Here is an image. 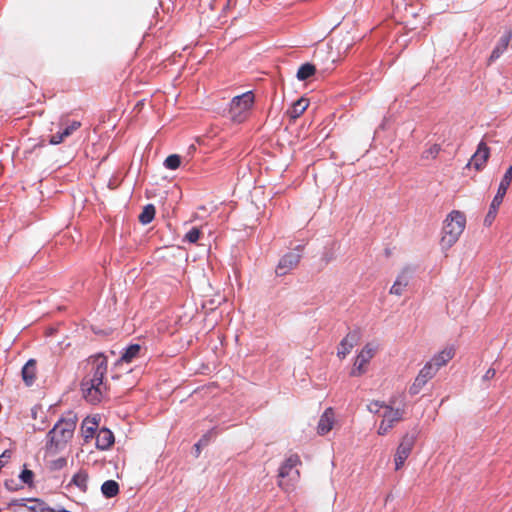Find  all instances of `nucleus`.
<instances>
[{"label": "nucleus", "mask_w": 512, "mask_h": 512, "mask_svg": "<svg viewBox=\"0 0 512 512\" xmlns=\"http://www.w3.org/2000/svg\"><path fill=\"white\" fill-rule=\"evenodd\" d=\"M88 362L92 365L90 374L81 381V391L84 399L91 404H98L104 396L106 389L103 383L107 373L108 361L103 353H97L89 357Z\"/></svg>", "instance_id": "f257e3e1"}, {"label": "nucleus", "mask_w": 512, "mask_h": 512, "mask_svg": "<svg viewBox=\"0 0 512 512\" xmlns=\"http://www.w3.org/2000/svg\"><path fill=\"white\" fill-rule=\"evenodd\" d=\"M76 421L77 417L72 412L67 417L60 418L47 433V449H63L73 437Z\"/></svg>", "instance_id": "f03ea898"}, {"label": "nucleus", "mask_w": 512, "mask_h": 512, "mask_svg": "<svg viewBox=\"0 0 512 512\" xmlns=\"http://www.w3.org/2000/svg\"><path fill=\"white\" fill-rule=\"evenodd\" d=\"M466 225L465 215L457 210L452 211L444 221L441 237L443 249L451 248L463 233Z\"/></svg>", "instance_id": "7ed1b4c3"}, {"label": "nucleus", "mask_w": 512, "mask_h": 512, "mask_svg": "<svg viewBox=\"0 0 512 512\" xmlns=\"http://www.w3.org/2000/svg\"><path fill=\"white\" fill-rule=\"evenodd\" d=\"M255 97L252 91L244 92L231 99L228 110V118L235 124L244 123L250 116Z\"/></svg>", "instance_id": "20e7f679"}, {"label": "nucleus", "mask_w": 512, "mask_h": 512, "mask_svg": "<svg viewBox=\"0 0 512 512\" xmlns=\"http://www.w3.org/2000/svg\"><path fill=\"white\" fill-rule=\"evenodd\" d=\"M511 181H512V165L508 167V169L506 170V172L504 173V175L500 181V184L497 189V193L494 196V198L490 204L488 213L485 216V219H484L485 226H490L492 224V222L494 221V219L496 218L498 209L503 202L504 196L506 195V192L511 184Z\"/></svg>", "instance_id": "39448f33"}, {"label": "nucleus", "mask_w": 512, "mask_h": 512, "mask_svg": "<svg viewBox=\"0 0 512 512\" xmlns=\"http://www.w3.org/2000/svg\"><path fill=\"white\" fill-rule=\"evenodd\" d=\"M303 249H304V245L299 244L292 251H289L286 254H284L280 258V260L275 268L276 275L277 276H285L291 270L296 268L302 258Z\"/></svg>", "instance_id": "423d86ee"}, {"label": "nucleus", "mask_w": 512, "mask_h": 512, "mask_svg": "<svg viewBox=\"0 0 512 512\" xmlns=\"http://www.w3.org/2000/svg\"><path fill=\"white\" fill-rule=\"evenodd\" d=\"M415 441H416V433L415 432L406 433L403 436V438L396 450V454H395V469L396 470H399L404 465L406 459L409 457V455L412 451Z\"/></svg>", "instance_id": "0eeeda50"}, {"label": "nucleus", "mask_w": 512, "mask_h": 512, "mask_svg": "<svg viewBox=\"0 0 512 512\" xmlns=\"http://www.w3.org/2000/svg\"><path fill=\"white\" fill-rule=\"evenodd\" d=\"M437 367H434L432 361H428L419 371L417 377L409 388L410 395L414 396L420 393L426 383L435 376Z\"/></svg>", "instance_id": "6e6552de"}, {"label": "nucleus", "mask_w": 512, "mask_h": 512, "mask_svg": "<svg viewBox=\"0 0 512 512\" xmlns=\"http://www.w3.org/2000/svg\"><path fill=\"white\" fill-rule=\"evenodd\" d=\"M403 411L394 409L391 406H385V411L382 415L383 419L378 428L379 435H386L394 424L402 419Z\"/></svg>", "instance_id": "1a4fd4ad"}, {"label": "nucleus", "mask_w": 512, "mask_h": 512, "mask_svg": "<svg viewBox=\"0 0 512 512\" xmlns=\"http://www.w3.org/2000/svg\"><path fill=\"white\" fill-rule=\"evenodd\" d=\"M361 334L359 330L350 331L339 343L337 356L344 359L356 346L360 340Z\"/></svg>", "instance_id": "9d476101"}, {"label": "nucleus", "mask_w": 512, "mask_h": 512, "mask_svg": "<svg viewBox=\"0 0 512 512\" xmlns=\"http://www.w3.org/2000/svg\"><path fill=\"white\" fill-rule=\"evenodd\" d=\"M374 355V350L369 347V345H366L360 353L357 355L354 367L351 370L350 375L351 376H361L365 373L364 366L371 360V358Z\"/></svg>", "instance_id": "9b49d317"}, {"label": "nucleus", "mask_w": 512, "mask_h": 512, "mask_svg": "<svg viewBox=\"0 0 512 512\" xmlns=\"http://www.w3.org/2000/svg\"><path fill=\"white\" fill-rule=\"evenodd\" d=\"M490 156V148L487 146V144L484 141H480L476 152L471 157V160L468 163L469 165H473V167L480 171L484 168L488 158Z\"/></svg>", "instance_id": "f8f14e48"}, {"label": "nucleus", "mask_w": 512, "mask_h": 512, "mask_svg": "<svg viewBox=\"0 0 512 512\" xmlns=\"http://www.w3.org/2000/svg\"><path fill=\"white\" fill-rule=\"evenodd\" d=\"M512 39V30L506 31L498 40L496 46L491 52L489 57V64L499 59L503 53L507 50L509 43Z\"/></svg>", "instance_id": "ddd939ff"}, {"label": "nucleus", "mask_w": 512, "mask_h": 512, "mask_svg": "<svg viewBox=\"0 0 512 512\" xmlns=\"http://www.w3.org/2000/svg\"><path fill=\"white\" fill-rule=\"evenodd\" d=\"M411 274L412 272L410 269H403L390 288V293L397 296L402 295L404 288L407 287L410 282Z\"/></svg>", "instance_id": "4468645a"}, {"label": "nucleus", "mask_w": 512, "mask_h": 512, "mask_svg": "<svg viewBox=\"0 0 512 512\" xmlns=\"http://www.w3.org/2000/svg\"><path fill=\"white\" fill-rule=\"evenodd\" d=\"M81 127V122L79 121H72L69 125H67L61 132H57L56 134H53L50 136L49 144L51 145H58L67 137H69L74 131L79 129Z\"/></svg>", "instance_id": "2eb2a0df"}, {"label": "nucleus", "mask_w": 512, "mask_h": 512, "mask_svg": "<svg viewBox=\"0 0 512 512\" xmlns=\"http://www.w3.org/2000/svg\"><path fill=\"white\" fill-rule=\"evenodd\" d=\"M114 443V435L108 428H101L96 435V447L99 450H107Z\"/></svg>", "instance_id": "dca6fc26"}, {"label": "nucleus", "mask_w": 512, "mask_h": 512, "mask_svg": "<svg viewBox=\"0 0 512 512\" xmlns=\"http://www.w3.org/2000/svg\"><path fill=\"white\" fill-rule=\"evenodd\" d=\"M22 380L26 386H32L36 379V360L29 359L21 370Z\"/></svg>", "instance_id": "f3484780"}, {"label": "nucleus", "mask_w": 512, "mask_h": 512, "mask_svg": "<svg viewBox=\"0 0 512 512\" xmlns=\"http://www.w3.org/2000/svg\"><path fill=\"white\" fill-rule=\"evenodd\" d=\"M455 355L454 348L446 347L439 353L435 354L430 360L434 367H437V371L444 365H446Z\"/></svg>", "instance_id": "a211bd4d"}, {"label": "nucleus", "mask_w": 512, "mask_h": 512, "mask_svg": "<svg viewBox=\"0 0 512 512\" xmlns=\"http://www.w3.org/2000/svg\"><path fill=\"white\" fill-rule=\"evenodd\" d=\"M333 410L327 408L319 419L317 432L319 435L327 434L333 427Z\"/></svg>", "instance_id": "6ab92c4d"}, {"label": "nucleus", "mask_w": 512, "mask_h": 512, "mask_svg": "<svg viewBox=\"0 0 512 512\" xmlns=\"http://www.w3.org/2000/svg\"><path fill=\"white\" fill-rule=\"evenodd\" d=\"M300 463L298 455H290L280 466L278 471L279 478H285L290 475L292 470Z\"/></svg>", "instance_id": "aec40b11"}, {"label": "nucleus", "mask_w": 512, "mask_h": 512, "mask_svg": "<svg viewBox=\"0 0 512 512\" xmlns=\"http://www.w3.org/2000/svg\"><path fill=\"white\" fill-rule=\"evenodd\" d=\"M141 351L140 344H130L124 348L123 353L119 359V362L131 363L135 358L139 356Z\"/></svg>", "instance_id": "412c9836"}, {"label": "nucleus", "mask_w": 512, "mask_h": 512, "mask_svg": "<svg viewBox=\"0 0 512 512\" xmlns=\"http://www.w3.org/2000/svg\"><path fill=\"white\" fill-rule=\"evenodd\" d=\"M98 428V422L95 418L90 419L89 417H86L81 424V432L85 440H88L89 438H92L97 431Z\"/></svg>", "instance_id": "4be33fe9"}, {"label": "nucleus", "mask_w": 512, "mask_h": 512, "mask_svg": "<svg viewBox=\"0 0 512 512\" xmlns=\"http://www.w3.org/2000/svg\"><path fill=\"white\" fill-rule=\"evenodd\" d=\"M101 493L105 498H113L119 494V484L115 480H107L101 485Z\"/></svg>", "instance_id": "5701e85b"}, {"label": "nucleus", "mask_w": 512, "mask_h": 512, "mask_svg": "<svg viewBox=\"0 0 512 512\" xmlns=\"http://www.w3.org/2000/svg\"><path fill=\"white\" fill-rule=\"evenodd\" d=\"M316 72V66L312 63H304L302 64L296 74V77L299 81H305L313 76Z\"/></svg>", "instance_id": "b1692460"}, {"label": "nucleus", "mask_w": 512, "mask_h": 512, "mask_svg": "<svg viewBox=\"0 0 512 512\" xmlns=\"http://www.w3.org/2000/svg\"><path fill=\"white\" fill-rule=\"evenodd\" d=\"M156 209L153 204H147L144 206L142 212L140 213L138 219L139 222L143 225H147L153 221L155 218Z\"/></svg>", "instance_id": "393cba45"}, {"label": "nucleus", "mask_w": 512, "mask_h": 512, "mask_svg": "<svg viewBox=\"0 0 512 512\" xmlns=\"http://www.w3.org/2000/svg\"><path fill=\"white\" fill-rule=\"evenodd\" d=\"M87 482L88 474L85 471L81 470L72 477L70 484L75 485L82 492H86L88 489Z\"/></svg>", "instance_id": "a878e982"}, {"label": "nucleus", "mask_w": 512, "mask_h": 512, "mask_svg": "<svg viewBox=\"0 0 512 512\" xmlns=\"http://www.w3.org/2000/svg\"><path fill=\"white\" fill-rule=\"evenodd\" d=\"M308 107V101L304 98L298 99L296 102L293 103L291 110L289 111V115L291 118H297L301 114L304 113V111Z\"/></svg>", "instance_id": "bb28decb"}, {"label": "nucleus", "mask_w": 512, "mask_h": 512, "mask_svg": "<svg viewBox=\"0 0 512 512\" xmlns=\"http://www.w3.org/2000/svg\"><path fill=\"white\" fill-rule=\"evenodd\" d=\"M29 502L31 505L27 506V508L32 512H52L53 508L47 506L41 499H31Z\"/></svg>", "instance_id": "cd10ccee"}, {"label": "nucleus", "mask_w": 512, "mask_h": 512, "mask_svg": "<svg viewBox=\"0 0 512 512\" xmlns=\"http://www.w3.org/2000/svg\"><path fill=\"white\" fill-rule=\"evenodd\" d=\"M219 433L218 431V427H213L211 428L210 430H208L204 435H202V437L199 439V441L194 445V447H203V446H207L210 442V440L217 436V434Z\"/></svg>", "instance_id": "c85d7f7f"}, {"label": "nucleus", "mask_w": 512, "mask_h": 512, "mask_svg": "<svg viewBox=\"0 0 512 512\" xmlns=\"http://www.w3.org/2000/svg\"><path fill=\"white\" fill-rule=\"evenodd\" d=\"M180 165H181V157L177 154L169 155L164 160L165 168L170 169V170H176L177 168L180 167Z\"/></svg>", "instance_id": "c756f323"}, {"label": "nucleus", "mask_w": 512, "mask_h": 512, "mask_svg": "<svg viewBox=\"0 0 512 512\" xmlns=\"http://www.w3.org/2000/svg\"><path fill=\"white\" fill-rule=\"evenodd\" d=\"M19 479L21 480L22 483L31 487L33 486L34 482V472L30 469H27L26 465H24L23 470L19 474Z\"/></svg>", "instance_id": "7c9ffc66"}, {"label": "nucleus", "mask_w": 512, "mask_h": 512, "mask_svg": "<svg viewBox=\"0 0 512 512\" xmlns=\"http://www.w3.org/2000/svg\"><path fill=\"white\" fill-rule=\"evenodd\" d=\"M440 151H441V146L439 144H433L428 149L423 151L422 158L435 159L438 156Z\"/></svg>", "instance_id": "2f4dec72"}, {"label": "nucleus", "mask_w": 512, "mask_h": 512, "mask_svg": "<svg viewBox=\"0 0 512 512\" xmlns=\"http://www.w3.org/2000/svg\"><path fill=\"white\" fill-rule=\"evenodd\" d=\"M201 235V230L197 227H192L184 236V241L189 243H196Z\"/></svg>", "instance_id": "473e14b6"}, {"label": "nucleus", "mask_w": 512, "mask_h": 512, "mask_svg": "<svg viewBox=\"0 0 512 512\" xmlns=\"http://www.w3.org/2000/svg\"><path fill=\"white\" fill-rule=\"evenodd\" d=\"M67 465V460L64 457H60L58 459H55L51 461L50 463V469L54 471H58L63 469Z\"/></svg>", "instance_id": "72a5a7b5"}, {"label": "nucleus", "mask_w": 512, "mask_h": 512, "mask_svg": "<svg viewBox=\"0 0 512 512\" xmlns=\"http://www.w3.org/2000/svg\"><path fill=\"white\" fill-rule=\"evenodd\" d=\"M385 406L386 405H384V403H382L380 401H373L367 407H368L369 412L378 413L379 410Z\"/></svg>", "instance_id": "f704fd0d"}, {"label": "nucleus", "mask_w": 512, "mask_h": 512, "mask_svg": "<svg viewBox=\"0 0 512 512\" xmlns=\"http://www.w3.org/2000/svg\"><path fill=\"white\" fill-rule=\"evenodd\" d=\"M5 487L10 491H15L18 489V486L14 479H9L5 481Z\"/></svg>", "instance_id": "c9c22d12"}, {"label": "nucleus", "mask_w": 512, "mask_h": 512, "mask_svg": "<svg viewBox=\"0 0 512 512\" xmlns=\"http://www.w3.org/2000/svg\"><path fill=\"white\" fill-rule=\"evenodd\" d=\"M496 374V370L494 368H489L486 373L483 375V380L488 381L492 379Z\"/></svg>", "instance_id": "e433bc0d"}, {"label": "nucleus", "mask_w": 512, "mask_h": 512, "mask_svg": "<svg viewBox=\"0 0 512 512\" xmlns=\"http://www.w3.org/2000/svg\"><path fill=\"white\" fill-rule=\"evenodd\" d=\"M11 454H12V452H11L10 450H5V451L1 454L0 458H1V460H3V461H4V459H8V458H10V457H11Z\"/></svg>", "instance_id": "4c0bfd02"}, {"label": "nucleus", "mask_w": 512, "mask_h": 512, "mask_svg": "<svg viewBox=\"0 0 512 512\" xmlns=\"http://www.w3.org/2000/svg\"><path fill=\"white\" fill-rule=\"evenodd\" d=\"M333 258L332 254L329 253V252H325L323 254V261H325V263H328L329 261H331Z\"/></svg>", "instance_id": "58836bf2"}, {"label": "nucleus", "mask_w": 512, "mask_h": 512, "mask_svg": "<svg viewBox=\"0 0 512 512\" xmlns=\"http://www.w3.org/2000/svg\"><path fill=\"white\" fill-rule=\"evenodd\" d=\"M12 504L13 505H23V506H26V504H24V499L15 500V501H13Z\"/></svg>", "instance_id": "ea45409f"}, {"label": "nucleus", "mask_w": 512, "mask_h": 512, "mask_svg": "<svg viewBox=\"0 0 512 512\" xmlns=\"http://www.w3.org/2000/svg\"><path fill=\"white\" fill-rule=\"evenodd\" d=\"M195 449H196V452H197V453H199V452H200L201 447H195Z\"/></svg>", "instance_id": "a19ab883"}]
</instances>
